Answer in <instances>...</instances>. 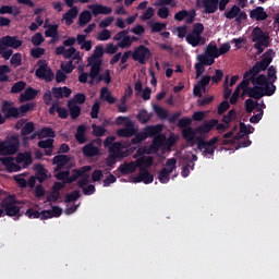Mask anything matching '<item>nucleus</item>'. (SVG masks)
<instances>
[{"label":"nucleus","instance_id":"1","mask_svg":"<svg viewBox=\"0 0 279 279\" xmlns=\"http://www.w3.org/2000/svg\"><path fill=\"white\" fill-rule=\"evenodd\" d=\"M34 108H36L34 102L21 105L19 108H16L12 107L10 101L4 100L1 107L2 114L0 113V125H3L8 119H21V117H25V114H27L29 110H34Z\"/></svg>","mask_w":279,"mask_h":279},{"label":"nucleus","instance_id":"2","mask_svg":"<svg viewBox=\"0 0 279 279\" xmlns=\"http://www.w3.org/2000/svg\"><path fill=\"white\" fill-rule=\"evenodd\" d=\"M104 53L106 51L104 50L102 45H98L94 49V53L87 59V62L90 66V76L97 77L99 73H101V64H104Z\"/></svg>","mask_w":279,"mask_h":279},{"label":"nucleus","instance_id":"3","mask_svg":"<svg viewBox=\"0 0 279 279\" xmlns=\"http://www.w3.org/2000/svg\"><path fill=\"white\" fill-rule=\"evenodd\" d=\"M252 43L254 44V49L257 51V56H260L263 51H265V48L263 47H269V34L264 33L263 28L256 26L253 28L251 33Z\"/></svg>","mask_w":279,"mask_h":279},{"label":"nucleus","instance_id":"4","mask_svg":"<svg viewBox=\"0 0 279 279\" xmlns=\"http://www.w3.org/2000/svg\"><path fill=\"white\" fill-rule=\"evenodd\" d=\"M274 56H276V52H274V49H268L260 61H257L252 69L247 70V75H253L256 77L258 73L262 71H267L271 62H274Z\"/></svg>","mask_w":279,"mask_h":279},{"label":"nucleus","instance_id":"5","mask_svg":"<svg viewBox=\"0 0 279 279\" xmlns=\"http://www.w3.org/2000/svg\"><path fill=\"white\" fill-rule=\"evenodd\" d=\"M16 204V197L9 195L1 201L0 206L7 217H17L19 219L21 217V207Z\"/></svg>","mask_w":279,"mask_h":279},{"label":"nucleus","instance_id":"6","mask_svg":"<svg viewBox=\"0 0 279 279\" xmlns=\"http://www.w3.org/2000/svg\"><path fill=\"white\" fill-rule=\"evenodd\" d=\"M197 149L203 151V156H215V149H217V144L219 143V136H215L208 142L204 137H196Z\"/></svg>","mask_w":279,"mask_h":279},{"label":"nucleus","instance_id":"7","mask_svg":"<svg viewBox=\"0 0 279 279\" xmlns=\"http://www.w3.org/2000/svg\"><path fill=\"white\" fill-rule=\"evenodd\" d=\"M23 47V40L19 39V36H3L0 38V56L5 49H19Z\"/></svg>","mask_w":279,"mask_h":279},{"label":"nucleus","instance_id":"8","mask_svg":"<svg viewBox=\"0 0 279 279\" xmlns=\"http://www.w3.org/2000/svg\"><path fill=\"white\" fill-rule=\"evenodd\" d=\"M38 69L35 71L36 77L39 80H45V82H53V71H51V68L47 64L46 60H39L37 62Z\"/></svg>","mask_w":279,"mask_h":279},{"label":"nucleus","instance_id":"9","mask_svg":"<svg viewBox=\"0 0 279 279\" xmlns=\"http://www.w3.org/2000/svg\"><path fill=\"white\" fill-rule=\"evenodd\" d=\"M149 58H151V50L145 45L137 46L133 51V60L138 64H147Z\"/></svg>","mask_w":279,"mask_h":279},{"label":"nucleus","instance_id":"10","mask_svg":"<svg viewBox=\"0 0 279 279\" xmlns=\"http://www.w3.org/2000/svg\"><path fill=\"white\" fill-rule=\"evenodd\" d=\"M19 145L17 138L9 142H0V156H14L19 151Z\"/></svg>","mask_w":279,"mask_h":279},{"label":"nucleus","instance_id":"11","mask_svg":"<svg viewBox=\"0 0 279 279\" xmlns=\"http://www.w3.org/2000/svg\"><path fill=\"white\" fill-rule=\"evenodd\" d=\"M197 8H204V14H215L219 10V0H197Z\"/></svg>","mask_w":279,"mask_h":279},{"label":"nucleus","instance_id":"12","mask_svg":"<svg viewBox=\"0 0 279 279\" xmlns=\"http://www.w3.org/2000/svg\"><path fill=\"white\" fill-rule=\"evenodd\" d=\"M138 134V129L134 128V121H129L125 123V128L119 129L117 131V136L120 138H132Z\"/></svg>","mask_w":279,"mask_h":279},{"label":"nucleus","instance_id":"13","mask_svg":"<svg viewBox=\"0 0 279 279\" xmlns=\"http://www.w3.org/2000/svg\"><path fill=\"white\" fill-rule=\"evenodd\" d=\"M210 84V75H204L201 77V80L197 82V84L193 88V95L195 97H203V93H206V87Z\"/></svg>","mask_w":279,"mask_h":279},{"label":"nucleus","instance_id":"14","mask_svg":"<svg viewBox=\"0 0 279 279\" xmlns=\"http://www.w3.org/2000/svg\"><path fill=\"white\" fill-rule=\"evenodd\" d=\"M198 62L195 63L194 68L196 71V78L202 76V73L206 71L205 66H213V60H206V56L198 54L197 56Z\"/></svg>","mask_w":279,"mask_h":279},{"label":"nucleus","instance_id":"15","mask_svg":"<svg viewBox=\"0 0 279 279\" xmlns=\"http://www.w3.org/2000/svg\"><path fill=\"white\" fill-rule=\"evenodd\" d=\"M0 162L8 173H16V171H21V166H19L17 162H14V157H0Z\"/></svg>","mask_w":279,"mask_h":279},{"label":"nucleus","instance_id":"16","mask_svg":"<svg viewBox=\"0 0 279 279\" xmlns=\"http://www.w3.org/2000/svg\"><path fill=\"white\" fill-rule=\"evenodd\" d=\"M90 166H83L80 169L72 170L71 177L68 175V179L64 181V184H73V182H77L84 173H88L90 171Z\"/></svg>","mask_w":279,"mask_h":279},{"label":"nucleus","instance_id":"17","mask_svg":"<svg viewBox=\"0 0 279 279\" xmlns=\"http://www.w3.org/2000/svg\"><path fill=\"white\" fill-rule=\"evenodd\" d=\"M71 162V157L68 155H57L52 159V165H56L54 172L62 171V168L66 167Z\"/></svg>","mask_w":279,"mask_h":279},{"label":"nucleus","instance_id":"18","mask_svg":"<svg viewBox=\"0 0 279 279\" xmlns=\"http://www.w3.org/2000/svg\"><path fill=\"white\" fill-rule=\"evenodd\" d=\"M219 123V120L211 119L196 128V134H209V132H213L215 126Z\"/></svg>","mask_w":279,"mask_h":279},{"label":"nucleus","instance_id":"19","mask_svg":"<svg viewBox=\"0 0 279 279\" xmlns=\"http://www.w3.org/2000/svg\"><path fill=\"white\" fill-rule=\"evenodd\" d=\"M201 56H205L206 60H211L213 64H215V60L219 58V52L216 44H208L205 49V53H202Z\"/></svg>","mask_w":279,"mask_h":279},{"label":"nucleus","instance_id":"20","mask_svg":"<svg viewBox=\"0 0 279 279\" xmlns=\"http://www.w3.org/2000/svg\"><path fill=\"white\" fill-rule=\"evenodd\" d=\"M15 161L17 165H23V169H27L32 162H34V159H32V153L29 151H24V153H19L16 155Z\"/></svg>","mask_w":279,"mask_h":279},{"label":"nucleus","instance_id":"21","mask_svg":"<svg viewBox=\"0 0 279 279\" xmlns=\"http://www.w3.org/2000/svg\"><path fill=\"white\" fill-rule=\"evenodd\" d=\"M134 182H144V184H151L154 182V174L149 173L147 168H140V173Z\"/></svg>","mask_w":279,"mask_h":279},{"label":"nucleus","instance_id":"22","mask_svg":"<svg viewBox=\"0 0 279 279\" xmlns=\"http://www.w3.org/2000/svg\"><path fill=\"white\" fill-rule=\"evenodd\" d=\"M250 19H254L255 21H267L269 19V15L267 12H265V8L263 7H256L255 9L251 10L250 12Z\"/></svg>","mask_w":279,"mask_h":279},{"label":"nucleus","instance_id":"23","mask_svg":"<svg viewBox=\"0 0 279 279\" xmlns=\"http://www.w3.org/2000/svg\"><path fill=\"white\" fill-rule=\"evenodd\" d=\"M137 167V163L134 161L124 162L118 167V171H120L122 175H130L136 171Z\"/></svg>","mask_w":279,"mask_h":279},{"label":"nucleus","instance_id":"24","mask_svg":"<svg viewBox=\"0 0 279 279\" xmlns=\"http://www.w3.org/2000/svg\"><path fill=\"white\" fill-rule=\"evenodd\" d=\"M185 40L189 45L193 47H199V45H206V38L196 35L194 33H190L186 35Z\"/></svg>","mask_w":279,"mask_h":279},{"label":"nucleus","instance_id":"25","mask_svg":"<svg viewBox=\"0 0 279 279\" xmlns=\"http://www.w3.org/2000/svg\"><path fill=\"white\" fill-rule=\"evenodd\" d=\"M53 138L41 140L37 143L40 149H45V156H52L53 154Z\"/></svg>","mask_w":279,"mask_h":279},{"label":"nucleus","instance_id":"26","mask_svg":"<svg viewBox=\"0 0 279 279\" xmlns=\"http://www.w3.org/2000/svg\"><path fill=\"white\" fill-rule=\"evenodd\" d=\"M121 142H114L111 146H109L111 158H125V156H128L123 150H121Z\"/></svg>","mask_w":279,"mask_h":279},{"label":"nucleus","instance_id":"27","mask_svg":"<svg viewBox=\"0 0 279 279\" xmlns=\"http://www.w3.org/2000/svg\"><path fill=\"white\" fill-rule=\"evenodd\" d=\"M82 153L86 158H95V156H99V147L95 146L93 143H89L83 146Z\"/></svg>","mask_w":279,"mask_h":279},{"label":"nucleus","instance_id":"28","mask_svg":"<svg viewBox=\"0 0 279 279\" xmlns=\"http://www.w3.org/2000/svg\"><path fill=\"white\" fill-rule=\"evenodd\" d=\"M36 95H38V90L33 87H27L24 93L20 95L19 101L21 104H25V101H32V99H36Z\"/></svg>","mask_w":279,"mask_h":279},{"label":"nucleus","instance_id":"29","mask_svg":"<svg viewBox=\"0 0 279 279\" xmlns=\"http://www.w3.org/2000/svg\"><path fill=\"white\" fill-rule=\"evenodd\" d=\"M245 95H248L251 99H263V97H265V94L263 93V87L256 85L254 87L246 88Z\"/></svg>","mask_w":279,"mask_h":279},{"label":"nucleus","instance_id":"30","mask_svg":"<svg viewBox=\"0 0 279 279\" xmlns=\"http://www.w3.org/2000/svg\"><path fill=\"white\" fill-rule=\"evenodd\" d=\"M75 141L78 145H84V143H88V137H86V126L81 124L76 129Z\"/></svg>","mask_w":279,"mask_h":279},{"label":"nucleus","instance_id":"31","mask_svg":"<svg viewBox=\"0 0 279 279\" xmlns=\"http://www.w3.org/2000/svg\"><path fill=\"white\" fill-rule=\"evenodd\" d=\"M92 10V14L94 16H99V14H111L112 13V8L106 7L102 4H94L89 7Z\"/></svg>","mask_w":279,"mask_h":279},{"label":"nucleus","instance_id":"32","mask_svg":"<svg viewBox=\"0 0 279 279\" xmlns=\"http://www.w3.org/2000/svg\"><path fill=\"white\" fill-rule=\"evenodd\" d=\"M60 215H62V208L53 206L52 209L43 210L41 221H45V219H51L53 217H60Z\"/></svg>","mask_w":279,"mask_h":279},{"label":"nucleus","instance_id":"33","mask_svg":"<svg viewBox=\"0 0 279 279\" xmlns=\"http://www.w3.org/2000/svg\"><path fill=\"white\" fill-rule=\"evenodd\" d=\"M162 132V125H149L144 129V134H146V138H153V136H158Z\"/></svg>","mask_w":279,"mask_h":279},{"label":"nucleus","instance_id":"34","mask_svg":"<svg viewBox=\"0 0 279 279\" xmlns=\"http://www.w3.org/2000/svg\"><path fill=\"white\" fill-rule=\"evenodd\" d=\"M68 109L73 121H75L80 114H82V107L74 105L73 101H68Z\"/></svg>","mask_w":279,"mask_h":279},{"label":"nucleus","instance_id":"35","mask_svg":"<svg viewBox=\"0 0 279 279\" xmlns=\"http://www.w3.org/2000/svg\"><path fill=\"white\" fill-rule=\"evenodd\" d=\"M77 14H80V11L77 10V7H72L64 15L63 19L65 21L66 25H73V19L77 17Z\"/></svg>","mask_w":279,"mask_h":279},{"label":"nucleus","instance_id":"36","mask_svg":"<svg viewBox=\"0 0 279 279\" xmlns=\"http://www.w3.org/2000/svg\"><path fill=\"white\" fill-rule=\"evenodd\" d=\"M254 77L255 76H253V74H247V71H246L243 75L242 82L236 86V88H239V90L242 89L243 93L245 94V90H247V88H252L250 87V82H252Z\"/></svg>","mask_w":279,"mask_h":279},{"label":"nucleus","instance_id":"37","mask_svg":"<svg viewBox=\"0 0 279 279\" xmlns=\"http://www.w3.org/2000/svg\"><path fill=\"white\" fill-rule=\"evenodd\" d=\"M195 134H197V132L191 126L182 130V136L186 143H195Z\"/></svg>","mask_w":279,"mask_h":279},{"label":"nucleus","instance_id":"38","mask_svg":"<svg viewBox=\"0 0 279 279\" xmlns=\"http://www.w3.org/2000/svg\"><path fill=\"white\" fill-rule=\"evenodd\" d=\"M276 82L268 81L267 84L262 86V93L264 94V97H271L276 93V85H274Z\"/></svg>","mask_w":279,"mask_h":279},{"label":"nucleus","instance_id":"39","mask_svg":"<svg viewBox=\"0 0 279 279\" xmlns=\"http://www.w3.org/2000/svg\"><path fill=\"white\" fill-rule=\"evenodd\" d=\"M36 169V179L38 180L39 184H43L47 180V170H45V166L41 163L35 167Z\"/></svg>","mask_w":279,"mask_h":279},{"label":"nucleus","instance_id":"40","mask_svg":"<svg viewBox=\"0 0 279 279\" xmlns=\"http://www.w3.org/2000/svg\"><path fill=\"white\" fill-rule=\"evenodd\" d=\"M172 170L171 169H167V168H163L159 171L158 173V180L161 184H167L169 183V180H170V177L172 174Z\"/></svg>","mask_w":279,"mask_h":279},{"label":"nucleus","instance_id":"41","mask_svg":"<svg viewBox=\"0 0 279 279\" xmlns=\"http://www.w3.org/2000/svg\"><path fill=\"white\" fill-rule=\"evenodd\" d=\"M39 132V141H43V138H56V131L51 128H43L38 130Z\"/></svg>","mask_w":279,"mask_h":279},{"label":"nucleus","instance_id":"42","mask_svg":"<svg viewBox=\"0 0 279 279\" xmlns=\"http://www.w3.org/2000/svg\"><path fill=\"white\" fill-rule=\"evenodd\" d=\"M160 147H162V138L161 137H155L153 140V145H150L149 148H144L143 153L144 154H151V149H154V151H159Z\"/></svg>","mask_w":279,"mask_h":279},{"label":"nucleus","instance_id":"43","mask_svg":"<svg viewBox=\"0 0 279 279\" xmlns=\"http://www.w3.org/2000/svg\"><path fill=\"white\" fill-rule=\"evenodd\" d=\"M100 99H102V101H107V104H114V101H117V98L112 97L108 87H102L100 89Z\"/></svg>","mask_w":279,"mask_h":279},{"label":"nucleus","instance_id":"44","mask_svg":"<svg viewBox=\"0 0 279 279\" xmlns=\"http://www.w3.org/2000/svg\"><path fill=\"white\" fill-rule=\"evenodd\" d=\"M93 19V15L90 14V11H83L78 16V25L81 27H84V25H87V23H90Z\"/></svg>","mask_w":279,"mask_h":279},{"label":"nucleus","instance_id":"45","mask_svg":"<svg viewBox=\"0 0 279 279\" xmlns=\"http://www.w3.org/2000/svg\"><path fill=\"white\" fill-rule=\"evenodd\" d=\"M137 167H140V169L144 168V169H149V167H151V165H154V157L148 156L145 158H141L136 161Z\"/></svg>","mask_w":279,"mask_h":279},{"label":"nucleus","instance_id":"46","mask_svg":"<svg viewBox=\"0 0 279 279\" xmlns=\"http://www.w3.org/2000/svg\"><path fill=\"white\" fill-rule=\"evenodd\" d=\"M46 38L58 39V24H49L48 29L45 32Z\"/></svg>","mask_w":279,"mask_h":279},{"label":"nucleus","instance_id":"47","mask_svg":"<svg viewBox=\"0 0 279 279\" xmlns=\"http://www.w3.org/2000/svg\"><path fill=\"white\" fill-rule=\"evenodd\" d=\"M12 70L9 65H0V82H10V76L8 73H11Z\"/></svg>","mask_w":279,"mask_h":279},{"label":"nucleus","instance_id":"48","mask_svg":"<svg viewBox=\"0 0 279 279\" xmlns=\"http://www.w3.org/2000/svg\"><path fill=\"white\" fill-rule=\"evenodd\" d=\"M241 12V8L236 4H234L233 7H231V9L229 11L225 12V16L226 19H228L229 21H232V19H236V15Z\"/></svg>","mask_w":279,"mask_h":279},{"label":"nucleus","instance_id":"49","mask_svg":"<svg viewBox=\"0 0 279 279\" xmlns=\"http://www.w3.org/2000/svg\"><path fill=\"white\" fill-rule=\"evenodd\" d=\"M258 106H260L258 104V101H254V99H252V98H247L245 100V110H246L247 114H252V112H254V110H256V108H258Z\"/></svg>","mask_w":279,"mask_h":279},{"label":"nucleus","instance_id":"50","mask_svg":"<svg viewBox=\"0 0 279 279\" xmlns=\"http://www.w3.org/2000/svg\"><path fill=\"white\" fill-rule=\"evenodd\" d=\"M10 64L14 66V69L21 66V64H23V54L21 52L14 53L11 57Z\"/></svg>","mask_w":279,"mask_h":279},{"label":"nucleus","instance_id":"51","mask_svg":"<svg viewBox=\"0 0 279 279\" xmlns=\"http://www.w3.org/2000/svg\"><path fill=\"white\" fill-rule=\"evenodd\" d=\"M269 80L265 74H259L258 76H254L252 80V84L254 86H265V84H267Z\"/></svg>","mask_w":279,"mask_h":279},{"label":"nucleus","instance_id":"52","mask_svg":"<svg viewBox=\"0 0 279 279\" xmlns=\"http://www.w3.org/2000/svg\"><path fill=\"white\" fill-rule=\"evenodd\" d=\"M34 130H36L34 122H26L21 130V134L22 136H29V134H32Z\"/></svg>","mask_w":279,"mask_h":279},{"label":"nucleus","instance_id":"53","mask_svg":"<svg viewBox=\"0 0 279 279\" xmlns=\"http://www.w3.org/2000/svg\"><path fill=\"white\" fill-rule=\"evenodd\" d=\"M137 120L140 123H149V121H151V114H149L147 110L142 109L137 114Z\"/></svg>","mask_w":279,"mask_h":279},{"label":"nucleus","instance_id":"54","mask_svg":"<svg viewBox=\"0 0 279 279\" xmlns=\"http://www.w3.org/2000/svg\"><path fill=\"white\" fill-rule=\"evenodd\" d=\"M154 112L159 119H169V112L158 105L154 106Z\"/></svg>","mask_w":279,"mask_h":279},{"label":"nucleus","instance_id":"55","mask_svg":"<svg viewBox=\"0 0 279 279\" xmlns=\"http://www.w3.org/2000/svg\"><path fill=\"white\" fill-rule=\"evenodd\" d=\"M25 86H27V83L20 81L12 85L11 93L14 95L22 93V90H25Z\"/></svg>","mask_w":279,"mask_h":279},{"label":"nucleus","instance_id":"56","mask_svg":"<svg viewBox=\"0 0 279 279\" xmlns=\"http://www.w3.org/2000/svg\"><path fill=\"white\" fill-rule=\"evenodd\" d=\"M80 197H82V195L80 194V191L74 190L70 194L65 195V204H71V202H77Z\"/></svg>","mask_w":279,"mask_h":279},{"label":"nucleus","instance_id":"57","mask_svg":"<svg viewBox=\"0 0 279 279\" xmlns=\"http://www.w3.org/2000/svg\"><path fill=\"white\" fill-rule=\"evenodd\" d=\"M143 141H147V135L145 134V132L136 133L135 137H133L131 140V144L132 145H141V143H143Z\"/></svg>","mask_w":279,"mask_h":279},{"label":"nucleus","instance_id":"58","mask_svg":"<svg viewBox=\"0 0 279 279\" xmlns=\"http://www.w3.org/2000/svg\"><path fill=\"white\" fill-rule=\"evenodd\" d=\"M236 118V111L234 109L229 110L227 116H223L222 123H226V125H230L232 121Z\"/></svg>","mask_w":279,"mask_h":279},{"label":"nucleus","instance_id":"59","mask_svg":"<svg viewBox=\"0 0 279 279\" xmlns=\"http://www.w3.org/2000/svg\"><path fill=\"white\" fill-rule=\"evenodd\" d=\"M28 219H43V211H38L36 209L28 208L25 213Z\"/></svg>","mask_w":279,"mask_h":279},{"label":"nucleus","instance_id":"60","mask_svg":"<svg viewBox=\"0 0 279 279\" xmlns=\"http://www.w3.org/2000/svg\"><path fill=\"white\" fill-rule=\"evenodd\" d=\"M150 29L153 34H158V32H162V29H167V24L155 22L150 25Z\"/></svg>","mask_w":279,"mask_h":279},{"label":"nucleus","instance_id":"61","mask_svg":"<svg viewBox=\"0 0 279 279\" xmlns=\"http://www.w3.org/2000/svg\"><path fill=\"white\" fill-rule=\"evenodd\" d=\"M278 71L276 70V66L270 65L267 70V80L268 82H276L278 80V76L276 75Z\"/></svg>","mask_w":279,"mask_h":279},{"label":"nucleus","instance_id":"62","mask_svg":"<svg viewBox=\"0 0 279 279\" xmlns=\"http://www.w3.org/2000/svg\"><path fill=\"white\" fill-rule=\"evenodd\" d=\"M68 101H73L74 106H77V104H80L82 106V104H85L86 101V95L78 93L76 95H74V97Z\"/></svg>","mask_w":279,"mask_h":279},{"label":"nucleus","instance_id":"63","mask_svg":"<svg viewBox=\"0 0 279 279\" xmlns=\"http://www.w3.org/2000/svg\"><path fill=\"white\" fill-rule=\"evenodd\" d=\"M92 128H93V135L94 136L101 137V136H104V134H106V128H104V126L93 124Z\"/></svg>","mask_w":279,"mask_h":279},{"label":"nucleus","instance_id":"64","mask_svg":"<svg viewBox=\"0 0 279 279\" xmlns=\"http://www.w3.org/2000/svg\"><path fill=\"white\" fill-rule=\"evenodd\" d=\"M111 33L109 29L104 28L100 33H98L97 40L106 41L110 40Z\"/></svg>","mask_w":279,"mask_h":279}]
</instances>
